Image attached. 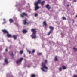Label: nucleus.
Returning <instances> with one entry per match:
<instances>
[{"instance_id":"nucleus-1","label":"nucleus","mask_w":77,"mask_h":77,"mask_svg":"<svg viewBox=\"0 0 77 77\" xmlns=\"http://www.w3.org/2000/svg\"><path fill=\"white\" fill-rule=\"evenodd\" d=\"M31 32H32V34L31 35V37L33 39H36V29H32L31 30Z\"/></svg>"},{"instance_id":"nucleus-2","label":"nucleus","mask_w":77,"mask_h":77,"mask_svg":"<svg viewBox=\"0 0 77 77\" xmlns=\"http://www.w3.org/2000/svg\"><path fill=\"white\" fill-rule=\"evenodd\" d=\"M42 66L43 68H41V69H42V70L43 71H45V70H44V68H45V69H48V67H47L45 63L43 62L42 63Z\"/></svg>"},{"instance_id":"nucleus-3","label":"nucleus","mask_w":77,"mask_h":77,"mask_svg":"<svg viewBox=\"0 0 77 77\" xmlns=\"http://www.w3.org/2000/svg\"><path fill=\"white\" fill-rule=\"evenodd\" d=\"M24 16H26V17H27L28 15H27V14H26L25 12L22 13V14H21V16L22 18H24Z\"/></svg>"},{"instance_id":"nucleus-4","label":"nucleus","mask_w":77,"mask_h":77,"mask_svg":"<svg viewBox=\"0 0 77 77\" xmlns=\"http://www.w3.org/2000/svg\"><path fill=\"white\" fill-rule=\"evenodd\" d=\"M34 5L35 6V11H37V10L39 9L40 8V7L38 6V5L34 4Z\"/></svg>"},{"instance_id":"nucleus-5","label":"nucleus","mask_w":77,"mask_h":77,"mask_svg":"<svg viewBox=\"0 0 77 77\" xmlns=\"http://www.w3.org/2000/svg\"><path fill=\"white\" fill-rule=\"evenodd\" d=\"M27 19H26L25 20L23 21V24L24 25H26V24H29V23L27 22Z\"/></svg>"},{"instance_id":"nucleus-6","label":"nucleus","mask_w":77,"mask_h":77,"mask_svg":"<svg viewBox=\"0 0 77 77\" xmlns=\"http://www.w3.org/2000/svg\"><path fill=\"white\" fill-rule=\"evenodd\" d=\"M45 7L48 9V10H50L51 9V7L50 6L49 4L46 5Z\"/></svg>"},{"instance_id":"nucleus-7","label":"nucleus","mask_w":77,"mask_h":77,"mask_svg":"<svg viewBox=\"0 0 77 77\" xmlns=\"http://www.w3.org/2000/svg\"><path fill=\"white\" fill-rule=\"evenodd\" d=\"M3 33L6 34L8 33V31L5 29H3L2 30Z\"/></svg>"},{"instance_id":"nucleus-8","label":"nucleus","mask_w":77,"mask_h":77,"mask_svg":"<svg viewBox=\"0 0 77 77\" xmlns=\"http://www.w3.org/2000/svg\"><path fill=\"white\" fill-rule=\"evenodd\" d=\"M41 2V0H38L37 2H35L34 4L38 5Z\"/></svg>"},{"instance_id":"nucleus-9","label":"nucleus","mask_w":77,"mask_h":77,"mask_svg":"<svg viewBox=\"0 0 77 77\" xmlns=\"http://www.w3.org/2000/svg\"><path fill=\"white\" fill-rule=\"evenodd\" d=\"M7 34V37H8V38H12V35L11 34H9V32H8V33Z\"/></svg>"},{"instance_id":"nucleus-10","label":"nucleus","mask_w":77,"mask_h":77,"mask_svg":"<svg viewBox=\"0 0 77 77\" xmlns=\"http://www.w3.org/2000/svg\"><path fill=\"white\" fill-rule=\"evenodd\" d=\"M12 38H13L15 40H16L17 39V35H14L13 36H12Z\"/></svg>"},{"instance_id":"nucleus-11","label":"nucleus","mask_w":77,"mask_h":77,"mask_svg":"<svg viewBox=\"0 0 77 77\" xmlns=\"http://www.w3.org/2000/svg\"><path fill=\"white\" fill-rule=\"evenodd\" d=\"M43 24L44 25V26H45V27H46V26H47V23L45 21L43 22Z\"/></svg>"},{"instance_id":"nucleus-12","label":"nucleus","mask_w":77,"mask_h":77,"mask_svg":"<svg viewBox=\"0 0 77 77\" xmlns=\"http://www.w3.org/2000/svg\"><path fill=\"white\" fill-rule=\"evenodd\" d=\"M44 3H45V1H43L41 3L42 6H44Z\"/></svg>"},{"instance_id":"nucleus-13","label":"nucleus","mask_w":77,"mask_h":77,"mask_svg":"<svg viewBox=\"0 0 77 77\" xmlns=\"http://www.w3.org/2000/svg\"><path fill=\"white\" fill-rule=\"evenodd\" d=\"M49 29H51L50 30H51V31H53L54 29V28L52 26H49Z\"/></svg>"},{"instance_id":"nucleus-14","label":"nucleus","mask_w":77,"mask_h":77,"mask_svg":"<svg viewBox=\"0 0 77 77\" xmlns=\"http://www.w3.org/2000/svg\"><path fill=\"white\" fill-rule=\"evenodd\" d=\"M22 32L23 33H26L27 32V31L26 30V29H23L22 31Z\"/></svg>"},{"instance_id":"nucleus-15","label":"nucleus","mask_w":77,"mask_h":77,"mask_svg":"<svg viewBox=\"0 0 77 77\" xmlns=\"http://www.w3.org/2000/svg\"><path fill=\"white\" fill-rule=\"evenodd\" d=\"M62 68L63 70H65V69H66V67L65 66H62Z\"/></svg>"},{"instance_id":"nucleus-16","label":"nucleus","mask_w":77,"mask_h":77,"mask_svg":"<svg viewBox=\"0 0 77 77\" xmlns=\"http://www.w3.org/2000/svg\"><path fill=\"white\" fill-rule=\"evenodd\" d=\"M9 21L11 23H13V22H14V20L12 19H10L9 20Z\"/></svg>"},{"instance_id":"nucleus-17","label":"nucleus","mask_w":77,"mask_h":77,"mask_svg":"<svg viewBox=\"0 0 77 77\" xmlns=\"http://www.w3.org/2000/svg\"><path fill=\"white\" fill-rule=\"evenodd\" d=\"M51 33H53V31H51L50 30L48 34V35H50V34Z\"/></svg>"},{"instance_id":"nucleus-18","label":"nucleus","mask_w":77,"mask_h":77,"mask_svg":"<svg viewBox=\"0 0 77 77\" xmlns=\"http://www.w3.org/2000/svg\"><path fill=\"white\" fill-rule=\"evenodd\" d=\"M55 61H57L58 60V59H57V57L56 56L55 57Z\"/></svg>"},{"instance_id":"nucleus-19","label":"nucleus","mask_w":77,"mask_h":77,"mask_svg":"<svg viewBox=\"0 0 77 77\" xmlns=\"http://www.w3.org/2000/svg\"><path fill=\"white\" fill-rule=\"evenodd\" d=\"M31 77H36V75L35 74H32L31 75Z\"/></svg>"},{"instance_id":"nucleus-20","label":"nucleus","mask_w":77,"mask_h":77,"mask_svg":"<svg viewBox=\"0 0 77 77\" xmlns=\"http://www.w3.org/2000/svg\"><path fill=\"white\" fill-rule=\"evenodd\" d=\"M23 60V58H21L19 60V61L20 62H21L22 60Z\"/></svg>"},{"instance_id":"nucleus-21","label":"nucleus","mask_w":77,"mask_h":77,"mask_svg":"<svg viewBox=\"0 0 77 77\" xmlns=\"http://www.w3.org/2000/svg\"><path fill=\"white\" fill-rule=\"evenodd\" d=\"M5 62L6 63H8V60H7V59H5Z\"/></svg>"},{"instance_id":"nucleus-22","label":"nucleus","mask_w":77,"mask_h":77,"mask_svg":"<svg viewBox=\"0 0 77 77\" xmlns=\"http://www.w3.org/2000/svg\"><path fill=\"white\" fill-rule=\"evenodd\" d=\"M62 18H63V20H66V17H63Z\"/></svg>"},{"instance_id":"nucleus-23","label":"nucleus","mask_w":77,"mask_h":77,"mask_svg":"<svg viewBox=\"0 0 77 77\" xmlns=\"http://www.w3.org/2000/svg\"><path fill=\"white\" fill-rule=\"evenodd\" d=\"M73 50L74 51H77V49L75 48H73Z\"/></svg>"},{"instance_id":"nucleus-24","label":"nucleus","mask_w":77,"mask_h":77,"mask_svg":"<svg viewBox=\"0 0 77 77\" xmlns=\"http://www.w3.org/2000/svg\"><path fill=\"white\" fill-rule=\"evenodd\" d=\"M35 50H32V53H35Z\"/></svg>"},{"instance_id":"nucleus-25","label":"nucleus","mask_w":77,"mask_h":77,"mask_svg":"<svg viewBox=\"0 0 77 77\" xmlns=\"http://www.w3.org/2000/svg\"><path fill=\"white\" fill-rule=\"evenodd\" d=\"M59 70L60 71H62V68H59Z\"/></svg>"},{"instance_id":"nucleus-26","label":"nucleus","mask_w":77,"mask_h":77,"mask_svg":"<svg viewBox=\"0 0 77 77\" xmlns=\"http://www.w3.org/2000/svg\"><path fill=\"white\" fill-rule=\"evenodd\" d=\"M20 53V54H23V51H21Z\"/></svg>"},{"instance_id":"nucleus-27","label":"nucleus","mask_w":77,"mask_h":77,"mask_svg":"<svg viewBox=\"0 0 77 77\" xmlns=\"http://www.w3.org/2000/svg\"><path fill=\"white\" fill-rule=\"evenodd\" d=\"M27 52H29V54H30V53H31V51H30L29 50H28L27 51Z\"/></svg>"},{"instance_id":"nucleus-28","label":"nucleus","mask_w":77,"mask_h":77,"mask_svg":"<svg viewBox=\"0 0 77 77\" xmlns=\"http://www.w3.org/2000/svg\"><path fill=\"white\" fill-rule=\"evenodd\" d=\"M38 55H42V53H38Z\"/></svg>"},{"instance_id":"nucleus-29","label":"nucleus","mask_w":77,"mask_h":77,"mask_svg":"<svg viewBox=\"0 0 77 77\" xmlns=\"http://www.w3.org/2000/svg\"><path fill=\"white\" fill-rule=\"evenodd\" d=\"M45 63H47V60H45Z\"/></svg>"},{"instance_id":"nucleus-30","label":"nucleus","mask_w":77,"mask_h":77,"mask_svg":"<svg viewBox=\"0 0 77 77\" xmlns=\"http://www.w3.org/2000/svg\"><path fill=\"white\" fill-rule=\"evenodd\" d=\"M35 17H37V16H38V14H37V13H35Z\"/></svg>"},{"instance_id":"nucleus-31","label":"nucleus","mask_w":77,"mask_h":77,"mask_svg":"<svg viewBox=\"0 0 77 77\" xmlns=\"http://www.w3.org/2000/svg\"><path fill=\"white\" fill-rule=\"evenodd\" d=\"M11 55L12 56V57H14V55L13 54V52L11 53Z\"/></svg>"},{"instance_id":"nucleus-32","label":"nucleus","mask_w":77,"mask_h":77,"mask_svg":"<svg viewBox=\"0 0 77 77\" xmlns=\"http://www.w3.org/2000/svg\"><path fill=\"white\" fill-rule=\"evenodd\" d=\"M16 63H17V64H18V63H19V61H17L16 62Z\"/></svg>"},{"instance_id":"nucleus-33","label":"nucleus","mask_w":77,"mask_h":77,"mask_svg":"<svg viewBox=\"0 0 77 77\" xmlns=\"http://www.w3.org/2000/svg\"><path fill=\"white\" fill-rule=\"evenodd\" d=\"M5 23H6V22H4L2 23V24H5Z\"/></svg>"},{"instance_id":"nucleus-34","label":"nucleus","mask_w":77,"mask_h":77,"mask_svg":"<svg viewBox=\"0 0 77 77\" xmlns=\"http://www.w3.org/2000/svg\"><path fill=\"white\" fill-rule=\"evenodd\" d=\"M27 67H28V68H30V65L28 66Z\"/></svg>"},{"instance_id":"nucleus-35","label":"nucleus","mask_w":77,"mask_h":77,"mask_svg":"<svg viewBox=\"0 0 77 77\" xmlns=\"http://www.w3.org/2000/svg\"><path fill=\"white\" fill-rule=\"evenodd\" d=\"M5 51H6V52H7V51H8V49H5Z\"/></svg>"},{"instance_id":"nucleus-36","label":"nucleus","mask_w":77,"mask_h":77,"mask_svg":"<svg viewBox=\"0 0 77 77\" xmlns=\"http://www.w3.org/2000/svg\"><path fill=\"white\" fill-rule=\"evenodd\" d=\"M73 77H77V76L76 75H75Z\"/></svg>"},{"instance_id":"nucleus-37","label":"nucleus","mask_w":77,"mask_h":77,"mask_svg":"<svg viewBox=\"0 0 77 77\" xmlns=\"http://www.w3.org/2000/svg\"><path fill=\"white\" fill-rule=\"evenodd\" d=\"M74 1L75 2L77 1V0H74Z\"/></svg>"},{"instance_id":"nucleus-38","label":"nucleus","mask_w":77,"mask_h":77,"mask_svg":"<svg viewBox=\"0 0 77 77\" xmlns=\"http://www.w3.org/2000/svg\"><path fill=\"white\" fill-rule=\"evenodd\" d=\"M69 6V5H67V6L68 7V6Z\"/></svg>"},{"instance_id":"nucleus-39","label":"nucleus","mask_w":77,"mask_h":77,"mask_svg":"<svg viewBox=\"0 0 77 77\" xmlns=\"http://www.w3.org/2000/svg\"><path fill=\"white\" fill-rule=\"evenodd\" d=\"M5 19H3V20H4V21H5Z\"/></svg>"},{"instance_id":"nucleus-40","label":"nucleus","mask_w":77,"mask_h":77,"mask_svg":"<svg viewBox=\"0 0 77 77\" xmlns=\"http://www.w3.org/2000/svg\"><path fill=\"white\" fill-rule=\"evenodd\" d=\"M76 17H77V14L76 15Z\"/></svg>"},{"instance_id":"nucleus-41","label":"nucleus","mask_w":77,"mask_h":77,"mask_svg":"<svg viewBox=\"0 0 77 77\" xmlns=\"http://www.w3.org/2000/svg\"><path fill=\"white\" fill-rule=\"evenodd\" d=\"M73 23H74V20H73Z\"/></svg>"}]
</instances>
